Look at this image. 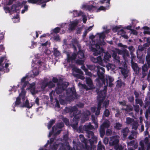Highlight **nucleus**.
Returning a JSON list of instances; mask_svg holds the SVG:
<instances>
[{"label":"nucleus","mask_w":150,"mask_h":150,"mask_svg":"<svg viewBox=\"0 0 150 150\" xmlns=\"http://www.w3.org/2000/svg\"><path fill=\"white\" fill-rule=\"evenodd\" d=\"M88 67L89 69L97 71L98 78H97L96 80L99 83L100 81H101L102 83L100 84V85H103V84L105 85V82L104 76V73L105 72V69L100 66L91 65H88Z\"/></svg>","instance_id":"obj_1"},{"label":"nucleus","mask_w":150,"mask_h":150,"mask_svg":"<svg viewBox=\"0 0 150 150\" xmlns=\"http://www.w3.org/2000/svg\"><path fill=\"white\" fill-rule=\"evenodd\" d=\"M66 94L67 100L70 102L74 101L75 99H77L79 98L74 87L68 88L66 91Z\"/></svg>","instance_id":"obj_2"},{"label":"nucleus","mask_w":150,"mask_h":150,"mask_svg":"<svg viewBox=\"0 0 150 150\" xmlns=\"http://www.w3.org/2000/svg\"><path fill=\"white\" fill-rule=\"evenodd\" d=\"M86 82L87 86L85 84H82L80 83H79L78 85L79 86H81L82 88L85 89L86 91L94 88L93 81L90 77L86 78Z\"/></svg>","instance_id":"obj_3"},{"label":"nucleus","mask_w":150,"mask_h":150,"mask_svg":"<svg viewBox=\"0 0 150 150\" xmlns=\"http://www.w3.org/2000/svg\"><path fill=\"white\" fill-rule=\"evenodd\" d=\"M69 84V83L66 82H64L62 83H57V86L55 88V91L57 94H61L67 88Z\"/></svg>","instance_id":"obj_4"},{"label":"nucleus","mask_w":150,"mask_h":150,"mask_svg":"<svg viewBox=\"0 0 150 150\" xmlns=\"http://www.w3.org/2000/svg\"><path fill=\"white\" fill-rule=\"evenodd\" d=\"M87 133V136L88 138H91V139H89V142H91V144H92L94 142L97 143V137L94 136V134L93 132L92 131H87L86 132Z\"/></svg>","instance_id":"obj_5"},{"label":"nucleus","mask_w":150,"mask_h":150,"mask_svg":"<svg viewBox=\"0 0 150 150\" xmlns=\"http://www.w3.org/2000/svg\"><path fill=\"white\" fill-rule=\"evenodd\" d=\"M25 92L21 91L19 94V96L16 98V100L14 103V107L19 105L21 103V98L23 101H24L25 98ZM14 104V103H13Z\"/></svg>","instance_id":"obj_6"},{"label":"nucleus","mask_w":150,"mask_h":150,"mask_svg":"<svg viewBox=\"0 0 150 150\" xmlns=\"http://www.w3.org/2000/svg\"><path fill=\"white\" fill-rule=\"evenodd\" d=\"M77 111L78 108L75 106L73 107H66L64 110V112L66 113H70L71 115L74 112H76Z\"/></svg>","instance_id":"obj_7"},{"label":"nucleus","mask_w":150,"mask_h":150,"mask_svg":"<svg viewBox=\"0 0 150 150\" xmlns=\"http://www.w3.org/2000/svg\"><path fill=\"white\" fill-rule=\"evenodd\" d=\"M119 68L121 69V73L123 78L125 79H126L129 76V70L128 69L127 67H119Z\"/></svg>","instance_id":"obj_8"},{"label":"nucleus","mask_w":150,"mask_h":150,"mask_svg":"<svg viewBox=\"0 0 150 150\" xmlns=\"http://www.w3.org/2000/svg\"><path fill=\"white\" fill-rule=\"evenodd\" d=\"M132 67L135 73V74L138 75L139 73L140 68L138 67L137 64L133 62V59L131 60Z\"/></svg>","instance_id":"obj_9"},{"label":"nucleus","mask_w":150,"mask_h":150,"mask_svg":"<svg viewBox=\"0 0 150 150\" xmlns=\"http://www.w3.org/2000/svg\"><path fill=\"white\" fill-rule=\"evenodd\" d=\"M119 53L122 54L123 59L125 60H127V57H129V52L126 49L122 50H120Z\"/></svg>","instance_id":"obj_10"},{"label":"nucleus","mask_w":150,"mask_h":150,"mask_svg":"<svg viewBox=\"0 0 150 150\" xmlns=\"http://www.w3.org/2000/svg\"><path fill=\"white\" fill-rule=\"evenodd\" d=\"M91 60L93 62L98 63L100 65L103 64V60L101 56H99L96 58L92 57L91 58Z\"/></svg>","instance_id":"obj_11"},{"label":"nucleus","mask_w":150,"mask_h":150,"mask_svg":"<svg viewBox=\"0 0 150 150\" xmlns=\"http://www.w3.org/2000/svg\"><path fill=\"white\" fill-rule=\"evenodd\" d=\"M78 110L76 112H74L71 115V117H74L73 118L74 122H78L80 118V114L77 113Z\"/></svg>","instance_id":"obj_12"},{"label":"nucleus","mask_w":150,"mask_h":150,"mask_svg":"<svg viewBox=\"0 0 150 150\" xmlns=\"http://www.w3.org/2000/svg\"><path fill=\"white\" fill-rule=\"evenodd\" d=\"M78 24V22L77 21H73L71 23L69 24V30L71 31L74 30Z\"/></svg>","instance_id":"obj_13"},{"label":"nucleus","mask_w":150,"mask_h":150,"mask_svg":"<svg viewBox=\"0 0 150 150\" xmlns=\"http://www.w3.org/2000/svg\"><path fill=\"white\" fill-rule=\"evenodd\" d=\"M129 132V130L127 127L123 128L121 130V132L123 133V136L124 138H125L127 136Z\"/></svg>","instance_id":"obj_14"},{"label":"nucleus","mask_w":150,"mask_h":150,"mask_svg":"<svg viewBox=\"0 0 150 150\" xmlns=\"http://www.w3.org/2000/svg\"><path fill=\"white\" fill-rule=\"evenodd\" d=\"M126 107V108H122L121 110H125L127 112H129L133 110V107L130 104L127 105Z\"/></svg>","instance_id":"obj_15"},{"label":"nucleus","mask_w":150,"mask_h":150,"mask_svg":"<svg viewBox=\"0 0 150 150\" xmlns=\"http://www.w3.org/2000/svg\"><path fill=\"white\" fill-rule=\"evenodd\" d=\"M125 83L122 82L121 79L118 80L117 81L116 86L118 88H121L125 86Z\"/></svg>","instance_id":"obj_16"},{"label":"nucleus","mask_w":150,"mask_h":150,"mask_svg":"<svg viewBox=\"0 0 150 150\" xmlns=\"http://www.w3.org/2000/svg\"><path fill=\"white\" fill-rule=\"evenodd\" d=\"M83 8L86 9V10L89 11H91L93 9H96V7L92 5H85L83 6Z\"/></svg>","instance_id":"obj_17"},{"label":"nucleus","mask_w":150,"mask_h":150,"mask_svg":"<svg viewBox=\"0 0 150 150\" xmlns=\"http://www.w3.org/2000/svg\"><path fill=\"white\" fill-rule=\"evenodd\" d=\"M78 57L80 59H82L84 57V54L82 50H79L77 53Z\"/></svg>","instance_id":"obj_18"},{"label":"nucleus","mask_w":150,"mask_h":150,"mask_svg":"<svg viewBox=\"0 0 150 150\" xmlns=\"http://www.w3.org/2000/svg\"><path fill=\"white\" fill-rule=\"evenodd\" d=\"M96 48H95L93 47H91L92 51L95 52L98 50H103V49L102 48H100V45L98 43H96Z\"/></svg>","instance_id":"obj_19"},{"label":"nucleus","mask_w":150,"mask_h":150,"mask_svg":"<svg viewBox=\"0 0 150 150\" xmlns=\"http://www.w3.org/2000/svg\"><path fill=\"white\" fill-rule=\"evenodd\" d=\"M89 143L90 146L88 145L87 144V143L85 144V149L86 150H92L93 147H94V144H96L94 142L92 144H91V142H89Z\"/></svg>","instance_id":"obj_20"},{"label":"nucleus","mask_w":150,"mask_h":150,"mask_svg":"<svg viewBox=\"0 0 150 150\" xmlns=\"http://www.w3.org/2000/svg\"><path fill=\"white\" fill-rule=\"evenodd\" d=\"M119 142V139H115L112 141H111L109 142V144L111 146H115L116 144H118Z\"/></svg>","instance_id":"obj_21"},{"label":"nucleus","mask_w":150,"mask_h":150,"mask_svg":"<svg viewBox=\"0 0 150 150\" xmlns=\"http://www.w3.org/2000/svg\"><path fill=\"white\" fill-rule=\"evenodd\" d=\"M91 114L89 110H86L84 113V120L87 121L88 119V116Z\"/></svg>","instance_id":"obj_22"},{"label":"nucleus","mask_w":150,"mask_h":150,"mask_svg":"<svg viewBox=\"0 0 150 150\" xmlns=\"http://www.w3.org/2000/svg\"><path fill=\"white\" fill-rule=\"evenodd\" d=\"M104 99L103 98L99 97L97 98L98 101L97 106L101 107L102 104L103 103Z\"/></svg>","instance_id":"obj_23"},{"label":"nucleus","mask_w":150,"mask_h":150,"mask_svg":"<svg viewBox=\"0 0 150 150\" xmlns=\"http://www.w3.org/2000/svg\"><path fill=\"white\" fill-rule=\"evenodd\" d=\"M59 145L56 142L53 143L52 145L50 144V148L52 150H57L58 148Z\"/></svg>","instance_id":"obj_24"},{"label":"nucleus","mask_w":150,"mask_h":150,"mask_svg":"<svg viewBox=\"0 0 150 150\" xmlns=\"http://www.w3.org/2000/svg\"><path fill=\"white\" fill-rule=\"evenodd\" d=\"M17 7V6L15 4H13L11 6V12H12L13 13H15L17 11V10L16 8Z\"/></svg>","instance_id":"obj_25"},{"label":"nucleus","mask_w":150,"mask_h":150,"mask_svg":"<svg viewBox=\"0 0 150 150\" xmlns=\"http://www.w3.org/2000/svg\"><path fill=\"white\" fill-rule=\"evenodd\" d=\"M111 57V56L109 54H106L103 57V61L104 62H106L109 60V58Z\"/></svg>","instance_id":"obj_26"},{"label":"nucleus","mask_w":150,"mask_h":150,"mask_svg":"<svg viewBox=\"0 0 150 150\" xmlns=\"http://www.w3.org/2000/svg\"><path fill=\"white\" fill-rule=\"evenodd\" d=\"M79 139L81 141L85 144L87 143L88 141L84 137V136L82 134H80L79 135Z\"/></svg>","instance_id":"obj_27"},{"label":"nucleus","mask_w":150,"mask_h":150,"mask_svg":"<svg viewBox=\"0 0 150 150\" xmlns=\"http://www.w3.org/2000/svg\"><path fill=\"white\" fill-rule=\"evenodd\" d=\"M55 120H51L49 121L47 127L48 129H50L52 125L55 123Z\"/></svg>","instance_id":"obj_28"},{"label":"nucleus","mask_w":150,"mask_h":150,"mask_svg":"<svg viewBox=\"0 0 150 150\" xmlns=\"http://www.w3.org/2000/svg\"><path fill=\"white\" fill-rule=\"evenodd\" d=\"M54 54L55 57H58L60 56L61 53L57 48H54Z\"/></svg>","instance_id":"obj_29"},{"label":"nucleus","mask_w":150,"mask_h":150,"mask_svg":"<svg viewBox=\"0 0 150 150\" xmlns=\"http://www.w3.org/2000/svg\"><path fill=\"white\" fill-rule=\"evenodd\" d=\"M99 132L100 137L101 138L103 137L105 134V129H103V127L102 128L100 127Z\"/></svg>","instance_id":"obj_30"},{"label":"nucleus","mask_w":150,"mask_h":150,"mask_svg":"<svg viewBox=\"0 0 150 150\" xmlns=\"http://www.w3.org/2000/svg\"><path fill=\"white\" fill-rule=\"evenodd\" d=\"M110 126V124L108 122H104L103 124L100 126L101 127H103V129L105 128H108Z\"/></svg>","instance_id":"obj_31"},{"label":"nucleus","mask_w":150,"mask_h":150,"mask_svg":"<svg viewBox=\"0 0 150 150\" xmlns=\"http://www.w3.org/2000/svg\"><path fill=\"white\" fill-rule=\"evenodd\" d=\"M146 61L148 67H150V55L148 53L146 57Z\"/></svg>","instance_id":"obj_32"},{"label":"nucleus","mask_w":150,"mask_h":150,"mask_svg":"<svg viewBox=\"0 0 150 150\" xmlns=\"http://www.w3.org/2000/svg\"><path fill=\"white\" fill-rule=\"evenodd\" d=\"M114 149L115 150H123V148L121 145L116 144L114 146Z\"/></svg>","instance_id":"obj_33"},{"label":"nucleus","mask_w":150,"mask_h":150,"mask_svg":"<svg viewBox=\"0 0 150 150\" xmlns=\"http://www.w3.org/2000/svg\"><path fill=\"white\" fill-rule=\"evenodd\" d=\"M23 84H22V83L21 84V85H22V86L21 89V91H23L24 92H25V95H26V91L24 90V88L26 86L28 83V81H26L25 82H23Z\"/></svg>","instance_id":"obj_34"},{"label":"nucleus","mask_w":150,"mask_h":150,"mask_svg":"<svg viewBox=\"0 0 150 150\" xmlns=\"http://www.w3.org/2000/svg\"><path fill=\"white\" fill-rule=\"evenodd\" d=\"M110 114V111L108 109H105L104 111L103 115L106 117H108Z\"/></svg>","instance_id":"obj_35"},{"label":"nucleus","mask_w":150,"mask_h":150,"mask_svg":"<svg viewBox=\"0 0 150 150\" xmlns=\"http://www.w3.org/2000/svg\"><path fill=\"white\" fill-rule=\"evenodd\" d=\"M48 86L49 88H51L54 87L55 86V84L52 81H50L47 82Z\"/></svg>","instance_id":"obj_36"},{"label":"nucleus","mask_w":150,"mask_h":150,"mask_svg":"<svg viewBox=\"0 0 150 150\" xmlns=\"http://www.w3.org/2000/svg\"><path fill=\"white\" fill-rule=\"evenodd\" d=\"M122 127V125L119 122H116L114 128L117 130H120Z\"/></svg>","instance_id":"obj_37"},{"label":"nucleus","mask_w":150,"mask_h":150,"mask_svg":"<svg viewBox=\"0 0 150 150\" xmlns=\"http://www.w3.org/2000/svg\"><path fill=\"white\" fill-rule=\"evenodd\" d=\"M135 100L136 104H139L141 107L142 106L143 102L142 99H135Z\"/></svg>","instance_id":"obj_38"},{"label":"nucleus","mask_w":150,"mask_h":150,"mask_svg":"<svg viewBox=\"0 0 150 150\" xmlns=\"http://www.w3.org/2000/svg\"><path fill=\"white\" fill-rule=\"evenodd\" d=\"M150 67H149L148 65L147 66L146 64H144L142 66V71L146 72L147 71L148 69Z\"/></svg>","instance_id":"obj_39"},{"label":"nucleus","mask_w":150,"mask_h":150,"mask_svg":"<svg viewBox=\"0 0 150 150\" xmlns=\"http://www.w3.org/2000/svg\"><path fill=\"white\" fill-rule=\"evenodd\" d=\"M150 113V106H149L148 108L147 109L146 111L145 114V117L146 118L148 119L149 118V115Z\"/></svg>","instance_id":"obj_40"},{"label":"nucleus","mask_w":150,"mask_h":150,"mask_svg":"<svg viewBox=\"0 0 150 150\" xmlns=\"http://www.w3.org/2000/svg\"><path fill=\"white\" fill-rule=\"evenodd\" d=\"M127 98L129 102L131 103L134 102V97L133 96H128Z\"/></svg>","instance_id":"obj_41"},{"label":"nucleus","mask_w":150,"mask_h":150,"mask_svg":"<svg viewBox=\"0 0 150 150\" xmlns=\"http://www.w3.org/2000/svg\"><path fill=\"white\" fill-rule=\"evenodd\" d=\"M57 129V128L56 127H55V126H54L52 127V130L51 132H50L49 137H50L52 135V134L54 133V131H56V130Z\"/></svg>","instance_id":"obj_42"},{"label":"nucleus","mask_w":150,"mask_h":150,"mask_svg":"<svg viewBox=\"0 0 150 150\" xmlns=\"http://www.w3.org/2000/svg\"><path fill=\"white\" fill-rule=\"evenodd\" d=\"M141 93V92L140 93L137 91L136 90H134V94L135 96V98L136 99L139 98V97L140 94Z\"/></svg>","instance_id":"obj_43"},{"label":"nucleus","mask_w":150,"mask_h":150,"mask_svg":"<svg viewBox=\"0 0 150 150\" xmlns=\"http://www.w3.org/2000/svg\"><path fill=\"white\" fill-rule=\"evenodd\" d=\"M61 30V28L59 27H57L55 28L52 30L53 33L57 34L59 33Z\"/></svg>","instance_id":"obj_44"},{"label":"nucleus","mask_w":150,"mask_h":150,"mask_svg":"<svg viewBox=\"0 0 150 150\" xmlns=\"http://www.w3.org/2000/svg\"><path fill=\"white\" fill-rule=\"evenodd\" d=\"M74 123L71 124V126L74 129H76L77 128V126L78 122H74Z\"/></svg>","instance_id":"obj_45"},{"label":"nucleus","mask_w":150,"mask_h":150,"mask_svg":"<svg viewBox=\"0 0 150 150\" xmlns=\"http://www.w3.org/2000/svg\"><path fill=\"white\" fill-rule=\"evenodd\" d=\"M48 86L47 82L46 83L45 81H43L41 84V88L44 89Z\"/></svg>","instance_id":"obj_46"},{"label":"nucleus","mask_w":150,"mask_h":150,"mask_svg":"<svg viewBox=\"0 0 150 150\" xmlns=\"http://www.w3.org/2000/svg\"><path fill=\"white\" fill-rule=\"evenodd\" d=\"M134 110L136 112H138L139 111V107L138 105H133Z\"/></svg>","instance_id":"obj_47"},{"label":"nucleus","mask_w":150,"mask_h":150,"mask_svg":"<svg viewBox=\"0 0 150 150\" xmlns=\"http://www.w3.org/2000/svg\"><path fill=\"white\" fill-rule=\"evenodd\" d=\"M138 126V124L137 122H134L132 125V128L134 129L135 130L137 129Z\"/></svg>","instance_id":"obj_48"},{"label":"nucleus","mask_w":150,"mask_h":150,"mask_svg":"<svg viewBox=\"0 0 150 150\" xmlns=\"http://www.w3.org/2000/svg\"><path fill=\"white\" fill-rule=\"evenodd\" d=\"M77 56V54L75 53H73L71 55V56L69 57L70 59L71 60H75Z\"/></svg>","instance_id":"obj_49"},{"label":"nucleus","mask_w":150,"mask_h":150,"mask_svg":"<svg viewBox=\"0 0 150 150\" xmlns=\"http://www.w3.org/2000/svg\"><path fill=\"white\" fill-rule=\"evenodd\" d=\"M97 34L99 35V38L100 39H104L105 38V35L103 33H97Z\"/></svg>","instance_id":"obj_50"},{"label":"nucleus","mask_w":150,"mask_h":150,"mask_svg":"<svg viewBox=\"0 0 150 150\" xmlns=\"http://www.w3.org/2000/svg\"><path fill=\"white\" fill-rule=\"evenodd\" d=\"M24 106L28 108H30L32 107V105L30 106L29 101L28 99H27L25 102Z\"/></svg>","instance_id":"obj_51"},{"label":"nucleus","mask_w":150,"mask_h":150,"mask_svg":"<svg viewBox=\"0 0 150 150\" xmlns=\"http://www.w3.org/2000/svg\"><path fill=\"white\" fill-rule=\"evenodd\" d=\"M34 85L35 84L30 86V91L32 93H35V88Z\"/></svg>","instance_id":"obj_52"},{"label":"nucleus","mask_w":150,"mask_h":150,"mask_svg":"<svg viewBox=\"0 0 150 150\" xmlns=\"http://www.w3.org/2000/svg\"><path fill=\"white\" fill-rule=\"evenodd\" d=\"M74 70L76 72L78 73L81 75L83 74V72L80 69L76 68L74 69Z\"/></svg>","instance_id":"obj_53"},{"label":"nucleus","mask_w":150,"mask_h":150,"mask_svg":"<svg viewBox=\"0 0 150 150\" xmlns=\"http://www.w3.org/2000/svg\"><path fill=\"white\" fill-rule=\"evenodd\" d=\"M110 0H101L100 1L101 4H103L105 3H106L109 6L110 4Z\"/></svg>","instance_id":"obj_54"},{"label":"nucleus","mask_w":150,"mask_h":150,"mask_svg":"<svg viewBox=\"0 0 150 150\" xmlns=\"http://www.w3.org/2000/svg\"><path fill=\"white\" fill-rule=\"evenodd\" d=\"M101 108V107L97 106V110L96 111L95 113L96 115H98L100 114Z\"/></svg>","instance_id":"obj_55"},{"label":"nucleus","mask_w":150,"mask_h":150,"mask_svg":"<svg viewBox=\"0 0 150 150\" xmlns=\"http://www.w3.org/2000/svg\"><path fill=\"white\" fill-rule=\"evenodd\" d=\"M92 120L93 123L95 125L96 127H98V125L97 122L96 121L95 117L93 116H92Z\"/></svg>","instance_id":"obj_56"},{"label":"nucleus","mask_w":150,"mask_h":150,"mask_svg":"<svg viewBox=\"0 0 150 150\" xmlns=\"http://www.w3.org/2000/svg\"><path fill=\"white\" fill-rule=\"evenodd\" d=\"M76 63L79 65H82L83 64L84 62L83 60L77 59L76 62Z\"/></svg>","instance_id":"obj_57"},{"label":"nucleus","mask_w":150,"mask_h":150,"mask_svg":"<svg viewBox=\"0 0 150 150\" xmlns=\"http://www.w3.org/2000/svg\"><path fill=\"white\" fill-rule=\"evenodd\" d=\"M134 140L130 141L129 142H127V145L128 146H133L135 143Z\"/></svg>","instance_id":"obj_58"},{"label":"nucleus","mask_w":150,"mask_h":150,"mask_svg":"<svg viewBox=\"0 0 150 150\" xmlns=\"http://www.w3.org/2000/svg\"><path fill=\"white\" fill-rule=\"evenodd\" d=\"M133 119L129 117L126 118V122L127 124H129L131 123L133 121Z\"/></svg>","instance_id":"obj_59"},{"label":"nucleus","mask_w":150,"mask_h":150,"mask_svg":"<svg viewBox=\"0 0 150 150\" xmlns=\"http://www.w3.org/2000/svg\"><path fill=\"white\" fill-rule=\"evenodd\" d=\"M4 10L5 11V12L6 13H8V12L9 13H11V10L10 8L8 6H6L4 7Z\"/></svg>","instance_id":"obj_60"},{"label":"nucleus","mask_w":150,"mask_h":150,"mask_svg":"<svg viewBox=\"0 0 150 150\" xmlns=\"http://www.w3.org/2000/svg\"><path fill=\"white\" fill-rule=\"evenodd\" d=\"M97 50L95 52H94L93 53L94 55L95 56H98V54H100L101 52H103L104 50Z\"/></svg>","instance_id":"obj_61"},{"label":"nucleus","mask_w":150,"mask_h":150,"mask_svg":"<svg viewBox=\"0 0 150 150\" xmlns=\"http://www.w3.org/2000/svg\"><path fill=\"white\" fill-rule=\"evenodd\" d=\"M97 150H105V146L103 145L98 146Z\"/></svg>","instance_id":"obj_62"},{"label":"nucleus","mask_w":150,"mask_h":150,"mask_svg":"<svg viewBox=\"0 0 150 150\" xmlns=\"http://www.w3.org/2000/svg\"><path fill=\"white\" fill-rule=\"evenodd\" d=\"M109 104V101H105L103 103V107H104L106 109V108L108 106Z\"/></svg>","instance_id":"obj_63"},{"label":"nucleus","mask_w":150,"mask_h":150,"mask_svg":"<svg viewBox=\"0 0 150 150\" xmlns=\"http://www.w3.org/2000/svg\"><path fill=\"white\" fill-rule=\"evenodd\" d=\"M128 48L129 50L130 51L131 54L134 51V47L132 46L129 47Z\"/></svg>","instance_id":"obj_64"}]
</instances>
